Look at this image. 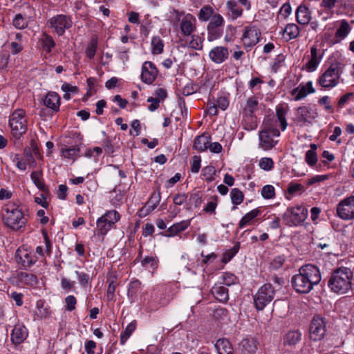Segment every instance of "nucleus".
<instances>
[{
    "instance_id": "f257e3e1",
    "label": "nucleus",
    "mask_w": 354,
    "mask_h": 354,
    "mask_svg": "<svg viewBox=\"0 0 354 354\" xmlns=\"http://www.w3.org/2000/svg\"><path fill=\"white\" fill-rule=\"evenodd\" d=\"M321 279L319 269L314 265L306 264L299 268L298 274L292 277L291 284L296 292L307 294L319 284Z\"/></svg>"
},
{
    "instance_id": "f03ea898",
    "label": "nucleus",
    "mask_w": 354,
    "mask_h": 354,
    "mask_svg": "<svg viewBox=\"0 0 354 354\" xmlns=\"http://www.w3.org/2000/svg\"><path fill=\"white\" fill-rule=\"evenodd\" d=\"M353 272L348 268H339L335 270L328 280V286L336 293L344 294L351 288Z\"/></svg>"
},
{
    "instance_id": "7ed1b4c3",
    "label": "nucleus",
    "mask_w": 354,
    "mask_h": 354,
    "mask_svg": "<svg viewBox=\"0 0 354 354\" xmlns=\"http://www.w3.org/2000/svg\"><path fill=\"white\" fill-rule=\"evenodd\" d=\"M1 215L4 224L13 230H20L27 222L23 211L15 203L4 205L1 210Z\"/></svg>"
},
{
    "instance_id": "20e7f679",
    "label": "nucleus",
    "mask_w": 354,
    "mask_h": 354,
    "mask_svg": "<svg viewBox=\"0 0 354 354\" xmlns=\"http://www.w3.org/2000/svg\"><path fill=\"white\" fill-rule=\"evenodd\" d=\"M341 74V64L333 63L318 77L316 81L317 85L321 87V90H330L339 84Z\"/></svg>"
},
{
    "instance_id": "39448f33",
    "label": "nucleus",
    "mask_w": 354,
    "mask_h": 354,
    "mask_svg": "<svg viewBox=\"0 0 354 354\" xmlns=\"http://www.w3.org/2000/svg\"><path fill=\"white\" fill-rule=\"evenodd\" d=\"M279 136L280 132L276 128L273 121L271 120L265 121L261 130L259 132V147L264 151L272 149L278 143V140H274V138Z\"/></svg>"
},
{
    "instance_id": "423d86ee",
    "label": "nucleus",
    "mask_w": 354,
    "mask_h": 354,
    "mask_svg": "<svg viewBox=\"0 0 354 354\" xmlns=\"http://www.w3.org/2000/svg\"><path fill=\"white\" fill-rule=\"evenodd\" d=\"M9 124L12 136L16 139H19L27 131L25 111L23 109L15 110L10 116Z\"/></svg>"
},
{
    "instance_id": "0eeeda50",
    "label": "nucleus",
    "mask_w": 354,
    "mask_h": 354,
    "mask_svg": "<svg viewBox=\"0 0 354 354\" xmlns=\"http://www.w3.org/2000/svg\"><path fill=\"white\" fill-rule=\"evenodd\" d=\"M274 288L270 283L260 287L254 296V304L257 310H262L274 299Z\"/></svg>"
},
{
    "instance_id": "6e6552de",
    "label": "nucleus",
    "mask_w": 354,
    "mask_h": 354,
    "mask_svg": "<svg viewBox=\"0 0 354 354\" xmlns=\"http://www.w3.org/2000/svg\"><path fill=\"white\" fill-rule=\"evenodd\" d=\"M120 216L116 210L108 211L97 218L96 225L99 234L104 236L115 227V223L120 220Z\"/></svg>"
},
{
    "instance_id": "1a4fd4ad",
    "label": "nucleus",
    "mask_w": 354,
    "mask_h": 354,
    "mask_svg": "<svg viewBox=\"0 0 354 354\" xmlns=\"http://www.w3.org/2000/svg\"><path fill=\"white\" fill-rule=\"evenodd\" d=\"M308 210L304 206H297L288 208L283 215V220L289 226H297L306 218Z\"/></svg>"
},
{
    "instance_id": "9d476101",
    "label": "nucleus",
    "mask_w": 354,
    "mask_h": 354,
    "mask_svg": "<svg viewBox=\"0 0 354 354\" xmlns=\"http://www.w3.org/2000/svg\"><path fill=\"white\" fill-rule=\"evenodd\" d=\"M15 257L17 262L25 269L32 267L38 260L33 251L24 247L19 248L17 250Z\"/></svg>"
},
{
    "instance_id": "9b49d317",
    "label": "nucleus",
    "mask_w": 354,
    "mask_h": 354,
    "mask_svg": "<svg viewBox=\"0 0 354 354\" xmlns=\"http://www.w3.org/2000/svg\"><path fill=\"white\" fill-rule=\"evenodd\" d=\"M326 331V319L319 315L315 316L310 326V337L314 341L323 339Z\"/></svg>"
},
{
    "instance_id": "f8f14e48",
    "label": "nucleus",
    "mask_w": 354,
    "mask_h": 354,
    "mask_svg": "<svg viewBox=\"0 0 354 354\" xmlns=\"http://www.w3.org/2000/svg\"><path fill=\"white\" fill-rule=\"evenodd\" d=\"M336 209L338 216L342 219H354V196H351L341 201Z\"/></svg>"
},
{
    "instance_id": "ddd939ff",
    "label": "nucleus",
    "mask_w": 354,
    "mask_h": 354,
    "mask_svg": "<svg viewBox=\"0 0 354 354\" xmlns=\"http://www.w3.org/2000/svg\"><path fill=\"white\" fill-rule=\"evenodd\" d=\"M49 24L55 32L59 36L63 35L66 29H69L73 22L71 17L66 15H57L49 19Z\"/></svg>"
},
{
    "instance_id": "4468645a",
    "label": "nucleus",
    "mask_w": 354,
    "mask_h": 354,
    "mask_svg": "<svg viewBox=\"0 0 354 354\" xmlns=\"http://www.w3.org/2000/svg\"><path fill=\"white\" fill-rule=\"evenodd\" d=\"M260 30L255 26L246 27L242 37V41L245 47L252 48L259 41Z\"/></svg>"
},
{
    "instance_id": "2eb2a0df",
    "label": "nucleus",
    "mask_w": 354,
    "mask_h": 354,
    "mask_svg": "<svg viewBox=\"0 0 354 354\" xmlns=\"http://www.w3.org/2000/svg\"><path fill=\"white\" fill-rule=\"evenodd\" d=\"M158 71L151 62H145L142 66L141 80L143 82L151 84L156 80Z\"/></svg>"
},
{
    "instance_id": "dca6fc26",
    "label": "nucleus",
    "mask_w": 354,
    "mask_h": 354,
    "mask_svg": "<svg viewBox=\"0 0 354 354\" xmlns=\"http://www.w3.org/2000/svg\"><path fill=\"white\" fill-rule=\"evenodd\" d=\"M196 18L191 14H187L180 21L179 28L181 33L185 37H189L195 32L196 27Z\"/></svg>"
},
{
    "instance_id": "f3484780",
    "label": "nucleus",
    "mask_w": 354,
    "mask_h": 354,
    "mask_svg": "<svg viewBox=\"0 0 354 354\" xmlns=\"http://www.w3.org/2000/svg\"><path fill=\"white\" fill-rule=\"evenodd\" d=\"M315 89L313 86L312 81H309L306 84L301 83L297 88H295L291 91V95L294 96L296 101H299L306 97L308 94L314 93Z\"/></svg>"
},
{
    "instance_id": "a211bd4d",
    "label": "nucleus",
    "mask_w": 354,
    "mask_h": 354,
    "mask_svg": "<svg viewBox=\"0 0 354 354\" xmlns=\"http://www.w3.org/2000/svg\"><path fill=\"white\" fill-rule=\"evenodd\" d=\"M315 113L308 106H301L297 109L296 120L304 125L306 123H311V120L316 118Z\"/></svg>"
},
{
    "instance_id": "6ab92c4d",
    "label": "nucleus",
    "mask_w": 354,
    "mask_h": 354,
    "mask_svg": "<svg viewBox=\"0 0 354 354\" xmlns=\"http://www.w3.org/2000/svg\"><path fill=\"white\" fill-rule=\"evenodd\" d=\"M209 56L210 59L214 63L221 64L228 58V49L223 46L214 47L210 50Z\"/></svg>"
},
{
    "instance_id": "aec40b11",
    "label": "nucleus",
    "mask_w": 354,
    "mask_h": 354,
    "mask_svg": "<svg viewBox=\"0 0 354 354\" xmlns=\"http://www.w3.org/2000/svg\"><path fill=\"white\" fill-rule=\"evenodd\" d=\"M337 23L338 26L334 37L335 43H339L344 39L348 35L352 29L349 23L345 19L340 20Z\"/></svg>"
},
{
    "instance_id": "412c9836",
    "label": "nucleus",
    "mask_w": 354,
    "mask_h": 354,
    "mask_svg": "<svg viewBox=\"0 0 354 354\" xmlns=\"http://www.w3.org/2000/svg\"><path fill=\"white\" fill-rule=\"evenodd\" d=\"M296 20L301 25H307L311 20V12L304 5L297 7L295 13Z\"/></svg>"
},
{
    "instance_id": "4be33fe9",
    "label": "nucleus",
    "mask_w": 354,
    "mask_h": 354,
    "mask_svg": "<svg viewBox=\"0 0 354 354\" xmlns=\"http://www.w3.org/2000/svg\"><path fill=\"white\" fill-rule=\"evenodd\" d=\"M44 104L48 109L57 112L60 106V97L55 92H48L44 100Z\"/></svg>"
},
{
    "instance_id": "5701e85b",
    "label": "nucleus",
    "mask_w": 354,
    "mask_h": 354,
    "mask_svg": "<svg viewBox=\"0 0 354 354\" xmlns=\"http://www.w3.org/2000/svg\"><path fill=\"white\" fill-rule=\"evenodd\" d=\"M322 59V55H318V50L315 46L310 48V57L306 64L305 68L309 72L315 71L319 66Z\"/></svg>"
},
{
    "instance_id": "b1692460",
    "label": "nucleus",
    "mask_w": 354,
    "mask_h": 354,
    "mask_svg": "<svg viewBox=\"0 0 354 354\" xmlns=\"http://www.w3.org/2000/svg\"><path fill=\"white\" fill-rule=\"evenodd\" d=\"M28 335L27 330L24 326L16 325L15 326L12 333L11 340L15 344H19L23 342Z\"/></svg>"
},
{
    "instance_id": "393cba45",
    "label": "nucleus",
    "mask_w": 354,
    "mask_h": 354,
    "mask_svg": "<svg viewBox=\"0 0 354 354\" xmlns=\"http://www.w3.org/2000/svg\"><path fill=\"white\" fill-rule=\"evenodd\" d=\"M261 211L259 209H254L244 215L240 220L238 225L242 229L245 226L250 225L253 223L254 219L260 214Z\"/></svg>"
},
{
    "instance_id": "a878e982",
    "label": "nucleus",
    "mask_w": 354,
    "mask_h": 354,
    "mask_svg": "<svg viewBox=\"0 0 354 354\" xmlns=\"http://www.w3.org/2000/svg\"><path fill=\"white\" fill-rule=\"evenodd\" d=\"M210 142V137L203 133L194 139V148L199 151H204L208 149Z\"/></svg>"
},
{
    "instance_id": "bb28decb",
    "label": "nucleus",
    "mask_w": 354,
    "mask_h": 354,
    "mask_svg": "<svg viewBox=\"0 0 354 354\" xmlns=\"http://www.w3.org/2000/svg\"><path fill=\"white\" fill-rule=\"evenodd\" d=\"M189 225L190 221L188 220L182 221L179 223H174L168 228V230L166 232L167 234H165V236H174L176 235L178 233L186 230Z\"/></svg>"
},
{
    "instance_id": "cd10ccee",
    "label": "nucleus",
    "mask_w": 354,
    "mask_h": 354,
    "mask_svg": "<svg viewBox=\"0 0 354 354\" xmlns=\"http://www.w3.org/2000/svg\"><path fill=\"white\" fill-rule=\"evenodd\" d=\"M215 348L218 354H234L230 342L226 339H220L215 344Z\"/></svg>"
},
{
    "instance_id": "c85d7f7f",
    "label": "nucleus",
    "mask_w": 354,
    "mask_h": 354,
    "mask_svg": "<svg viewBox=\"0 0 354 354\" xmlns=\"http://www.w3.org/2000/svg\"><path fill=\"white\" fill-rule=\"evenodd\" d=\"M30 178L32 183L39 190L44 192L48 191L43 179V172L41 170L32 171L30 175Z\"/></svg>"
},
{
    "instance_id": "c756f323",
    "label": "nucleus",
    "mask_w": 354,
    "mask_h": 354,
    "mask_svg": "<svg viewBox=\"0 0 354 354\" xmlns=\"http://www.w3.org/2000/svg\"><path fill=\"white\" fill-rule=\"evenodd\" d=\"M287 111H288L287 106H283V105L280 104L277 106L276 115H277L279 122L280 123V127H281V131H284L288 126V123H287L286 118Z\"/></svg>"
},
{
    "instance_id": "7c9ffc66",
    "label": "nucleus",
    "mask_w": 354,
    "mask_h": 354,
    "mask_svg": "<svg viewBox=\"0 0 354 354\" xmlns=\"http://www.w3.org/2000/svg\"><path fill=\"white\" fill-rule=\"evenodd\" d=\"M211 292L214 297L221 302L225 303L228 301V290L224 286H214Z\"/></svg>"
},
{
    "instance_id": "2f4dec72",
    "label": "nucleus",
    "mask_w": 354,
    "mask_h": 354,
    "mask_svg": "<svg viewBox=\"0 0 354 354\" xmlns=\"http://www.w3.org/2000/svg\"><path fill=\"white\" fill-rule=\"evenodd\" d=\"M141 265L153 273L158 266V259L155 256H147L141 260Z\"/></svg>"
},
{
    "instance_id": "473e14b6",
    "label": "nucleus",
    "mask_w": 354,
    "mask_h": 354,
    "mask_svg": "<svg viewBox=\"0 0 354 354\" xmlns=\"http://www.w3.org/2000/svg\"><path fill=\"white\" fill-rule=\"evenodd\" d=\"M214 15V9L209 5L203 6L198 14V18L201 21H207Z\"/></svg>"
},
{
    "instance_id": "72a5a7b5",
    "label": "nucleus",
    "mask_w": 354,
    "mask_h": 354,
    "mask_svg": "<svg viewBox=\"0 0 354 354\" xmlns=\"http://www.w3.org/2000/svg\"><path fill=\"white\" fill-rule=\"evenodd\" d=\"M301 339V333L299 330H292L286 333L284 337V344L295 345Z\"/></svg>"
},
{
    "instance_id": "f704fd0d",
    "label": "nucleus",
    "mask_w": 354,
    "mask_h": 354,
    "mask_svg": "<svg viewBox=\"0 0 354 354\" xmlns=\"http://www.w3.org/2000/svg\"><path fill=\"white\" fill-rule=\"evenodd\" d=\"M19 279L21 283L30 286H34L37 283L36 275L32 273L21 272L19 274Z\"/></svg>"
},
{
    "instance_id": "c9c22d12",
    "label": "nucleus",
    "mask_w": 354,
    "mask_h": 354,
    "mask_svg": "<svg viewBox=\"0 0 354 354\" xmlns=\"http://www.w3.org/2000/svg\"><path fill=\"white\" fill-rule=\"evenodd\" d=\"M243 349L248 354L254 353L257 350V342L252 338H245L241 342Z\"/></svg>"
},
{
    "instance_id": "e433bc0d",
    "label": "nucleus",
    "mask_w": 354,
    "mask_h": 354,
    "mask_svg": "<svg viewBox=\"0 0 354 354\" xmlns=\"http://www.w3.org/2000/svg\"><path fill=\"white\" fill-rule=\"evenodd\" d=\"M258 104L259 102L256 97L252 96L250 97L244 108L243 113L246 115H250L252 116L255 110H257Z\"/></svg>"
},
{
    "instance_id": "4c0bfd02",
    "label": "nucleus",
    "mask_w": 354,
    "mask_h": 354,
    "mask_svg": "<svg viewBox=\"0 0 354 354\" xmlns=\"http://www.w3.org/2000/svg\"><path fill=\"white\" fill-rule=\"evenodd\" d=\"M141 290V282L139 280H133L128 288V297L134 300L137 293Z\"/></svg>"
},
{
    "instance_id": "58836bf2",
    "label": "nucleus",
    "mask_w": 354,
    "mask_h": 354,
    "mask_svg": "<svg viewBox=\"0 0 354 354\" xmlns=\"http://www.w3.org/2000/svg\"><path fill=\"white\" fill-rule=\"evenodd\" d=\"M41 45L44 50L49 53L55 46V42L53 37L46 33H44L41 39Z\"/></svg>"
},
{
    "instance_id": "ea45409f",
    "label": "nucleus",
    "mask_w": 354,
    "mask_h": 354,
    "mask_svg": "<svg viewBox=\"0 0 354 354\" xmlns=\"http://www.w3.org/2000/svg\"><path fill=\"white\" fill-rule=\"evenodd\" d=\"M226 7L232 12L234 18L241 17L243 13V10L238 6L235 0H227Z\"/></svg>"
},
{
    "instance_id": "a19ab883",
    "label": "nucleus",
    "mask_w": 354,
    "mask_h": 354,
    "mask_svg": "<svg viewBox=\"0 0 354 354\" xmlns=\"http://www.w3.org/2000/svg\"><path fill=\"white\" fill-rule=\"evenodd\" d=\"M299 28L295 24H288L284 30L283 33L288 36L289 39H295L299 36Z\"/></svg>"
},
{
    "instance_id": "79ce46f5",
    "label": "nucleus",
    "mask_w": 354,
    "mask_h": 354,
    "mask_svg": "<svg viewBox=\"0 0 354 354\" xmlns=\"http://www.w3.org/2000/svg\"><path fill=\"white\" fill-rule=\"evenodd\" d=\"M207 40L209 41H214L217 39H219L223 32V28H214L211 26L207 27Z\"/></svg>"
},
{
    "instance_id": "37998d69",
    "label": "nucleus",
    "mask_w": 354,
    "mask_h": 354,
    "mask_svg": "<svg viewBox=\"0 0 354 354\" xmlns=\"http://www.w3.org/2000/svg\"><path fill=\"white\" fill-rule=\"evenodd\" d=\"M160 201V194L153 193L147 203V212H150L154 210L158 205Z\"/></svg>"
},
{
    "instance_id": "c03bdc74",
    "label": "nucleus",
    "mask_w": 354,
    "mask_h": 354,
    "mask_svg": "<svg viewBox=\"0 0 354 354\" xmlns=\"http://www.w3.org/2000/svg\"><path fill=\"white\" fill-rule=\"evenodd\" d=\"M153 54H160L163 50V42L159 36H154L151 39Z\"/></svg>"
},
{
    "instance_id": "a18cd8bd",
    "label": "nucleus",
    "mask_w": 354,
    "mask_h": 354,
    "mask_svg": "<svg viewBox=\"0 0 354 354\" xmlns=\"http://www.w3.org/2000/svg\"><path fill=\"white\" fill-rule=\"evenodd\" d=\"M62 156L66 158L75 159L80 153V148L77 146H73L69 148H63L62 149Z\"/></svg>"
},
{
    "instance_id": "49530a36",
    "label": "nucleus",
    "mask_w": 354,
    "mask_h": 354,
    "mask_svg": "<svg viewBox=\"0 0 354 354\" xmlns=\"http://www.w3.org/2000/svg\"><path fill=\"white\" fill-rule=\"evenodd\" d=\"M230 197L232 200V203L235 205H240L244 198V195L243 192L238 188H234L231 190L230 192Z\"/></svg>"
},
{
    "instance_id": "de8ad7c7",
    "label": "nucleus",
    "mask_w": 354,
    "mask_h": 354,
    "mask_svg": "<svg viewBox=\"0 0 354 354\" xmlns=\"http://www.w3.org/2000/svg\"><path fill=\"white\" fill-rule=\"evenodd\" d=\"M192 39L189 43L186 44V46L194 50H201L203 48V41L200 36L197 35H190Z\"/></svg>"
},
{
    "instance_id": "09e8293b",
    "label": "nucleus",
    "mask_w": 354,
    "mask_h": 354,
    "mask_svg": "<svg viewBox=\"0 0 354 354\" xmlns=\"http://www.w3.org/2000/svg\"><path fill=\"white\" fill-rule=\"evenodd\" d=\"M136 328V323L131 322L126 327L124 332L120 335V344H124L127 339L131 335Z\"/></svg>"
},
{
    "instance_id": "8fccbe9b",
    "label": "nucleus",
    "mask_w": 354,
    "mask_h": 354,
    "mask_svg": "<svg viewBox=\"0 0 354 354\" xmlns=\"http://www.w3.org/2000/svg\"><path fill=\"white\" fill-rule=\"evenodd\" d=\"M75 273L80 286L82 288H86L91 283V277L87 273L77 270H76Z\"/></svg>"
},
{
    "instance_id": "3c124183",
    "label": "nucleus",
    "mask_w": 354,
    "mask_h": 354,
    "mask_svg": "<svg viewBox=\"0 0 354 354\" xmlns=\"http://www.w3.org/2000/svg\"><path fill=\"white\" fill-rule=\"evenodd\" d=\"M224 23L223 17L220 14L216 13L210 19L207 26L223 28Z\"/></svg>"
},
{
    "instance_id": "603ef678",
    "label": "nucleus",
    "mask_w": 354,
    "mask_h": 354,
    "mask_svg": "<svg viewBox=\"0 0 354 354\" xmlns=\"http://www.w3.org/2000/svg\"><path fill=\"white\" fill-rule=\"evenodd\" d=\"M216 173V169L212 165H208L205 167L202 170V175L205 178V180L207 182H212L214 180V175Z\"/></svg>"
},
{
    "instance_id": "864d4df0",
    "label": "nucleus",
    "mask_w": 354,
    "mask_h": 354,
    "mask_svg": "<svg viewBox=\"0 0 354 354\" xmlns=\"http://www.w3.org/2000/svg\"><path fill=\"white\" fill-rule=\"evenodd\" d=\"M12 24L18 29H24L28 26V21L21 13H19L14 17Z\"/></svg>"
},
{
    "instance_id": "5fc2aeb1",
    "label": "nucleus",
    "mask_w": 354,
    "mask_h": 354,
    "mask_svg": "<svg viewBox=\"0 0 354 354\" xmlns=\"http://www.w3.org/2000/svg\"><path fill=\"white\" fill-rule=\"evenodd\" d=\"M261 196L266 199L273 198L275 196V189L272 185H267L261 189Z\"/></svg>"
},
{
    "instance_id": "6e6d98bb",
    "label": "nucleus",
    "mask_w": 354,
    "mask_h": 354,
    "mask_svg": "<svg viewBox=\"0 0 354 354\" xmlns=\"http://www.w3.org/2000/svg\"><path fill=\"white\" fill-rule=\"evenodd\" d=\"M284 262L285 257L283 256H277L271 261L269 268L272 270H277L281 268Z\"/></svg>"
},
{
    "instance_id": "4d7b16f0",
    "label": "nucleus",
    "mask_w": 354,
    "mask_h": 354,
    "mask_svg": "<svg viewBox=\"0 0 354 354\" xmlns=\"http://www.w3.org/2000/svg\"><path fill=\"white\" fill-rule=\"evenodd\" d=\"M259 166L265 171H270L274 167V162L270 158H262L259 160Z\"/></svg>"
},
{
    "instance_id": "13d9d810",
    "label": "nucleus",
    "mask_w": 354,
    "mask_h": 354,
    "mask_svg": "<svg viewBox=\"0 0 354 354\" xmlns=\"http://www.w3.org/2000/svg\"><path fill=\"white\" fill-rule=\"evenodd\" d=\"M223 284L230 286L236 284L238 281L237 277L230 272H225L223 274Z\"/></svg>"
},
{
    "instance_id": "bf43d9fd",
    "label": "nucleus",
    "mask_w": 354,
    "mask_h": 354,
    "mask_svg": "<svg viewBox=\"0 0 354 354\" xmlns=\"http://www.w3.org/2000/svg\"><path fill=\"white\" fill-rule=\"evenodd\" d=\"M306 162L310 166H314L317 162V156L316 151L313 150H308L305 156Z\"/></svg>"
},
{
    "instance_id": "052dcab7",
    "label": "nucleus",
    "mask_w": 354,
    "mask_h": 354,
    "mask_svg": "<svg viewBox=\"0 0 354 354\" xmlns=\"http://www.w3.org/2000/svg\"><path fill=\"white\" fill-rule=\"evenodd\" d=\"M216 104L218 108L225 111L229 106V100L224 94L219 95L217 97Z\"/></svg>"
},
{
    "instance_id": "680f3d73",
    "label": "nucleus",
    "mask_w": 354,
    "mask_h": 354,
    "mask_svg": "<svg viewBox=\"0 0 354 354\" xmlns=\"http://www.w3.org/2000/svg\"><path fill=\"white\" fill-rule=\"evenodd\" d=\"M239 248L240 243H236L230 251H228L224 254L223 261L225 263L230 261L232 259V258H233L235 256V254L239 252Z\"/></svg>"
},
{
    "instance_id": "e2e57ef3",
    "label": "nucleus",
    "mask_w": 354,
    "mask_h": 354,
    "mask_svg": "<svg viewBox=\"0 0 354 354\" xmlns=\"http://www.w3.org/2000/svg\"><path fill=\"white\" fill-rule=\"evenodd\" d=\"M97 42L95 39H92L86 49V54L90 58L93 59L96 53Z\"/></svg>"
},
{
    "instance_id": "0e129e2a",
    "label": "nucleus",
    "mask_w": 354,
    "mask_h": 354,
    "mask_svg": "<svg viewBox=\"0 0 354 354\" xmlns=\"http://www.w3.org/2000/svg\"><path fill=\"white\" fill-rule=\"evenodd\" d=\"M318 103L320 106H324V109L326 111H329L330 113L333 112V106L330 104L329 97L326 95L323 96L319 99Z\"/></svg>"
},
{
    "instance_id": "69168bd1",
    "label": "nucleus",
    "mask_w": 354,
    "mask_h": 354,
    "mask_svg": "<svg viewBox=\"0 0 354 354\" xmlns=\"http://www.w3.org/2000/svg\"><path fill=\"white\" fill-rule=\"evenodd\" d=\"M65 303H66V308L69 311H72L75 308L77 300H76V298L73 295H68L65 299Z\"/></svg>"
},
{
    "instance_id": "338daca9",
    "label": "nucleus",
    "mask_w": 354,
    "mask_h": 354,
    "mask_svg": "<svg viewBox=\"0 0 354 354\" xmlns=\"http://www.w3.org/2000/svg\"><path fill=\"white\" fill-rule=\"evenodd\" d=\"M187 200V195L186 194H177L173 197V202L176 205H184Z\"/></svg>"
},
{
    "instance_id": "774afa93",
    "label": "nucleus",
    "mask_w": 354,
    "mask_h": 354,
    "mask_svg": "<svg viewBox=\"0 0 354 354\" xmlns=\"http://www.w3.org/2000/svg\"><path fill=\"white\" fill-rule=\"evenodd\" d=\"M201 159L200 156H194L192 158V162L191 164V171L192 173H198L201 168Z\"/></svg>"
}]
</instances>
